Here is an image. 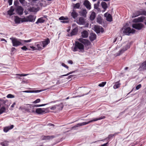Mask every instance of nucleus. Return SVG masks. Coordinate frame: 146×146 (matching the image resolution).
<instances>
[{
	"label": "nucleus",
	"instance_id": "55",
	"mask_svg": "<svg viewBox=\"0 0 146 146\" xmlns=\"http://www.w3.org/2000/svg\"><path fill=\"white\" fill-rule=\"evenodd\" d=\"M141 14H143V15H146V11H142V12L141 13Z\"/></svg>",
	"mask_w": 146,
	"mask_h": 146
},
{
	"label": "nucleus",
	"instance_id": "45",
	"mask_svg": "<svg viewBox=\"0 0 146 146\" xmlns=\"http://www.w3.org/2000/svg\"><path fill=\"white\" fill-rule=\"evenodd\" d=\"M106 83V82H103L99 84L98 86L100 87H103L104 86Z\"/></svg>",
	"mask_w": 146,
	"mask_h": 146
},
{
	"label": "nucleus",
	"instance_id": "30",
	"mask_svg": "<svg viewBox=\"0 0 146 146\" xmlns=\"http://www.w3.org/2000/svg\"><path fill=\"white\" fill-rule=\"evenodd\" d=\"M71 15L74 19H75L78 16V14L74 10L71 13Z\"/></svg>",
	"mask_w": 146,
	"mask_h": 146
},
{
	"label": "nucleus",
	"instance_id": "27",
	"mask_svg": "<svg viewBox=\"0 0 146 146\" xmlns=\"http://www.w3.org/2000/svg\"><path fill=\"white\" fill-rule=\"evenodd\" d=\"M88 33L87 31H84L81 33V36L84 38H86L88 37Z\"/></svg>",
	"mask_w": 146,
	"mask_h": 146
},
{
	"label": "nucleus",
	"instance_id": "53",
	"mask_svg": "<svg viewBox=\"0 0 146 146\" xmlns=\"http://www.w3.org/2000/svg\"><path fill=\"white\" fill-rule=\"evenodd\" d=\"M99 5H98L96 4H95L94 5V8L95 9H97L98 8V7Z\"/></svg>",
	"mask_w": 146,
	"mask_h": 146
},
{
	"label": "nucleus",
	"instance_id": "64",
	"mask_svg": "<svg viewBox=\"0 0 146 146\" xmlns=\"http://www.w3.org/2000/svg\"><path fill=\"white\" fill-rule=\"evenodd\" d=\"M25 14L26 15H27V13L26 12H25Z\"/></svg>",
	"mask_w": 146,
	"mask_h": 146
},
{
	"label": "nucleus",
	"instance_id": "5",
	"mask_svg": "<svg viewBox=\"0 0 146 146\" xmlns=\"http://www.w3.org/2000/svg\"><path fill=\"white\" fill-rule=\"evenodd\" d=\"M36 17L35 15H30L28 16L24 17L23 21L24 22H34L35 20Z\"/></svg>",
	"mask_w": 146,
	"mask_h": 146
},
{
	"label": "nucleus",
	"instance_id": "26",
	"mask_svg": "<svg viewBox=\"0 0 146 146\" xmlns=\"http://www.w3.org/2000/svg\"><path fill=\"white\" fill-rule=\"evenodd\" d=\"M96 38V35L94 33H91L89 36V38L91 41H93Z\"/></svg>",
	"mask_w": 146,
	"mask_h": 146
},
{
	"label": "nucleus",
	"instance_id": "7",
	"mask_svg": "<svg viewBox=\"0 0 146 146\" xmlns=\"http://www.w3.org/2000/svg\"><path fill=\"white\" fill-rule=\"evenodd\" d=\"M47 108H36L35 110V113L38 114H42L44 113H47L46 111Z\"/></svg>",
	"mask_w": 146,
	"mask_h": 146
},
{
	"label": "nucleus",
	"instance_id": "19",
	"mask_svg": "<svg viewBox=\"0 0 146 146\" xmlns=\"http://www.w3.org/2000/svg\"><path fill=\"white\" fill-rule=\"evenodd\" d=\"M145 17H141L137 18L133 20L134 22H141L145 20Z\"/></svg>",
	"mask_w": 146,
	"mask_h": 146
},
{
	"label": "nucleus",
	"instance_id": "38",
	"mask_svg": "<svg viewBox=\"0 0 146 146\" xmlns=\"http://www.w3.org/2000/svg\"><path fill=\"white\" fill-rule=\"evenodd\" d=\"M97 22L99 24H101L102 23V20L101 17H99L97 18Z\"/></svg>",
	"mask_w": 146,
	"mask_h": 146
},
{
	"label": "nucleus",
	"instance_id": "14",
	"mask_svg": "<svg viewBox=\"0 0 146 146\" xmlns=\"http://www.w3.org/2000/svg\"><path fill=\"white\" fill-rule=\"evenodd\" d=\"M59 19L61 21V22L63 23H67L69 21V19L67 17H61L59 18Z\"/></svg>",
	"mask_w": 146,
	"mask_h": 146
},
{
	"label": "nucleus",
	"instance_id": "52",
	"mask_svg": "<svg viewBox=\"0 0 146 146\" xmlns=\"http://www.w3.org/2000/svg\"><path fill=\"white\" fill-rule=\"evenodd\" d=\"M141 84L138 85L136 87V89L137 90H138L141 88Z\"/></svg>",
	"mask_w": 146,
	"mask_h": 146
},
{
	"label": "nucleus",
	"instance_id": "6",
	"mask_svg": "<svg viewBox=\"0 0 146 146\" xmlns=\"http://www.w3.org/2000/svg\"><path fill=\"white\" fill-rule=\"evenodd\" d=\"M63 107V106L62 104L60 103L58 105H56L52 106L50 107V110H62Z\"/></svg>",
	"mask_w": 146,
	"mask_h": 146
},
{
	"label": "nucleus",
	"instance_id": "56",
	"mask_svg": "<svg viewBox=\"0 0 146 146\" xmlns=\"http://www.w3.org/2000/svg\"><path fill=\"white\" fill-rule=\"evenodd\" d=\"M68 63L70 64H72L73 63V62L71 60H69L68 61Z\"/></svg>",
	"mask_w": 146,
	"mask_h": 146
},
{
	"label": "nucleus",
	"instance_id": "4",
	"mask_svg": "<svg viewBox=\"0 0 146 146\" xmlns=\"http://www.w3.org/2000/svg\"><path fill=\"white\" fill-rule=\"evenodd\" d=\"M135 32V30L131 29L129 27L126 28L124 27L121 29V32L126 35H129L130 34L134 33Z\"/></svg>",
	"mask_w": 146,
	"mask_h": 146
},
{
	"label": "nucleus",
	"instance_id": "36",
	"mask_svg": "<svg viewBox=\"0 0 146 146\" xmlns=\"http://www.w3.org/2000/svg\"><path fill=\"white\" fill-rule=\"evenodd\" d=\"M28 10L31 12H35L38 11L37 9L34 7H31L28 9Z\"/></svg>",
	"mask_w": 146,
	"mask_h": 146
},
{
	"label": "nucleus",
	"instance_id": "44",
	"mask_svg": "<svg viewBox=\"0 0 146 146\" xmlns=\"http://www.w3.org/2000/svg\"><path fill=\"white\" fill-rule=\"evenodd\" d=\"M40 101V99H37L35 101L33 102V103L34 104H36L39 103Z\"/></svg>",
	"mask_w": 146,
	"mask_h": 146
},
{
	"label": "nucleus",
	"instance_id": "57",
	"mask_svg": "<svg viewBox=\"0 0 146 146\" xmlns=\"http://www.w3.org/2000/svg\"><path fill=\"white\" fill-rule=\"evenodd\" d=\"M15 104L16 103L15 102L13 103L12 105L11 106V107L12 108L14 107Z\"/></svg>",
	"mask_w": 146,
	"mask_h": 146
},
{
	"label": "nucleus",
	"instance_id": "10",
	"mask_svg": "<svg viewBox=\"0 0 146 146\" xmlns=\"http://www.w3.org/2000/svg\"><path fill=\"white\" fill-rule=\"evenodd\" d=\"M78 40L79 41L83 43L85 45L88 46L90 44V42L87 39H84L81 38H79Z\"/></svg>",
	"mask_w": 146,
	"mask_h": 146
},
{
	"label": "nucleus",
	"instance_id": "29",
	"mask_svg": "<svg viewBox=\"0 0 146 146\" xmlns=\"http://www.w3.org/2000/svg\"><path fill=\"white\" fill-rule=\"evenodd\" d=\"M14 126L12 125L10 126H8L5 127L4 129V131L5 132H7L9 130L13 128Z\"/></svg>",
	"mask_w": 146,
	"mask_h": 146
},
{
	"label": "nucleus",
	"instance_id": "61",
	"mask_svg": "<svg viewBox=\"0 0 146 146\" xmlns=\"http://www.w3.org/2000/svg\"><path fill=\"white\" fill-rule=\"evenodd\" d=\"M128 67H125V70H127V69H128Z\"/></svg>",
	"mask_w": 146,
	"mask_h": 146
},
{
	"label": "nucleus",
	"instance_id": "31",
	"mask_svg": "<svg viewBox=\"0 0 146 146\" xmlns=\"http://www.w3.org/2000/svg\"><path fill=\"white\" fill-rule=\"evenodd\" d=\"M96 17V14L95 13L92 11L91 12V13L90 14V19L91 20H93Z\"/></svg>",
	"mask_w": 146,
	"mask_h": 146
},
{
	"label": "nucleus",
	"instance_id": "16",
	"mask_svg": "<svg viewBox=\"0 0 146 146\" xmlns=\"http://www.w3.org/2000/svg\"><path fill=\"white\" fill-rule=\"evenodd\" d=\"M139 69L140 71L146 70V60L140 64Z\"/></svg>",
	"mask_w": 146,
	"mask_h": 146
},
{
	"label": "nucleus",
	"instance_id": "22",
	"mask_svg": "<svg viewBox=\"0 0 146 146\" xmlns=\"http://www.w3.org/2000/svg\"><path fill=\"white\" fill-rule=\"evenodd\" d=\"M76 22L79 25H83L85 23V20L83 18L81 17L77 20Z\"/></svg>",
	"mask_w": 146,
	"mask_h": 146
},
{
	"label": "nucleus",
	"instance_id": "39",
	"mask_svg": "<svg viewBox=\"0 0 146 146\" xmlns=\"http://www.w3.org/2000/svg\"><path fill=\"white\" fill-rule=\"evenodd\" d=\"M28 110L31 112L33 113H35L36 112L35 110L34 109V108H31L30 106L28 107Z\"/></svg>",
	"mask_w": 146,
	"mask_h": 146
},
{
	"label": "nucleus",
	"instance_id": "37",
	"mask_svg": "<svg viewBox=\"0 0 146 146\" xmlns=\"http://www.w3.org/2000/svg\"><path fill=\"white\" fill-rule=\"evenodd\" d=\"M52 138L53 137L52 136H44L43 137L42 139L44 140H47L52 139Z\"/></svg>",
	"mask_w": 146,
	"mask_h": 146
},
{
	"label": "nucleus",
	"instance_id": "11",
	"mask_svg": "<svg viewBox=\"0 0 146 146\" xmlns=\"http://www.w3.org/2000/svg\"><path fill=\"white\" fill-rule=\"evenodd\" d=\"M130 46L129 43H128L126 46L125 48L124 49L123 48V49L119 51L117 54H115V56H118L122 53L124 51L126 50L127 49L129 48Z\"/></svg>",
	"mask_w": 146,
	"mask_h": 146
},
{
	"label": "nucleus",
	"instance_id": "40",
	"mask_svg": "<svg viewBox=\"0 0 146 146\" xmlns=\"http://www.w3.org/2000/svg\"><path fill=\"white\" fill-rule=\"evenodd\" d=\"M1 145L3 146H8V142L7 141H5L1 143Z\"/></svg>",
	"mask_w": 146,
	"mask_h": 146
},
{
	"label": "nucleus",
	"instance_id": "15",
	"mask_svg": "<svg viewBox=\"0 0 146 146\" xmlns=\"http://www.w3.org/2000/svg\"><path fill=\"white\" fill-rule=\"evenodd\" d=\"M35 45L36 47L37 50H40L44 48L42 44V42H41L36 43Z\"/></svg>",
	"mask_w": 146,
	"mask_h": 146
},
{
	"label": "nucleus",
	"instance_id": "21",
	"mask_svg": "<svg viewBox=\"0 0 146 146\" xmlns=\"http://www.w3.org/2000/svg\"><path fill=\"white\" fill-rule=\"evenodd\" d=\"M43 48L45 47L50 42L48 38L46 39L45 40L41 41Z\"/></svg>",
	"mask_w": 146,
	"mask_h": 146
},
{
	"label": "nucleus",
	"instance_id": "32",
	"mask_svg": "<svg viewBox=\"0 0 146 146\" xmlns=\"http://www.w3.org/2000/svg\"><path fill=\"white\" fill-rule=\"evenodd\" d=\"M141 15V13L139 11H137L133 13L132 15V17L134 18L137 17Z\"/></svg>",
	"mask_w": 146,
	"mask_h": 146
},
{
	"label": "nucleus",
	"instance_id": "59",
	"mask_svg": "<svg viewBox=\"0 0 146 146\" xmlns=\"http://www.w3.org/2000/svg\"><path fill=\"white\" fill-rule=\"evenodd\" d=\"M20 2L21 3H23V2L24 1V0H19Z\"/></svg>",
	"mask_w": 146,
	"mask_h": 146
},
{
	"label": "nucleus",
	"instance_id": "9",
	"mask_svg": "<svg viewBox=\"0 0 146 146\" xmlns=\"http://www.w3.org/2000/svg\"><path fill=\"white\" fill-rule=\"evenodd\" d=\"M94 30L97 33L100 32L103 33L104 31V29L100 26L95 25L94 27Z\"/></svg>",
	"mask_w": 146,
	"mask_h": 146
},
{
	"label": "nucleus",
	"instance_id": "48",
	"mask_svg": "<svg viewBox=\"0 0 146 146\" xmlns=\"http://www.w3.org/2000/svg\"><path fill=\"white\" fill-rule=\"evenodd\" d=\"M74 71H72V72H70L67 73L66 74H64V75H63L62 76H68V75H69L70 74H72L73 73H74Z\"/></svg>",
	"mask_w": 146,
	"mask_h": 146
},
{
	"label": "nucleus",
	"instance_id": "43",
	"mask_svg": "<svg viewBox=\"0 0 146 146\" xmlns=\"http://www.w3.org/2000/svg\"><path fill=\"white\" fill-rule=\"evenodd\" d=\"M15 96L14 95L12 94H8L7 96V97L9 98H15Z\"/></svg>",
	"mask_w": 146,
	"mask_h": 146
},
{
	"label": "nucleus",
	"instance_id": "25",
	"mask_svg": "<svg viewBox=\"0 0 146 146\" xmlns=\"http://www.w3.org/2000/svg\"><path fill=\"white\" fill-rule=\"evenodd\" d=\"M14 9L12 6H11L8 12V14L10 16H11L15 14L14 12Z\"/></svg>",
	"mask_w": 146,
	"mask_h": 146
},
{
	"label": "nucleus",
	"instance_id": "18",
	"mask_svg": "<svg viewBox=\"0 0 146 146\" xmlns=\"http://www.w3.org/2000/svg\"><path fill=\"white\" fill-rule=\"evenodd\" d=\"M84 5L87 9L89 10L91 9V4L89 1H88V0H85L84 2Z\"/></svg>",
	"mask_w": 146,
	"mask_h": 146
},
{
	"label": "nucleus",
	"instance_id": "50",
	"mask_svg": "<svg viewBox=\"0 0 146 146\" xmlns=\"http://www.w3.org/2000/svg\"><path fill=\"white\" fill-rule=\"evenodd\" d=\"M21 49L25 51H26L28 50L27 48L25 46H24L22 47L21 48Z\"/></svg>",
	"mask_w": 146,
	"mask_h": 146
},
{
	"label": "nucleus",
	"instance_id": "1",
	"mask_svg": "<svg viewBox=\"0 0 146 146\" xmlns=\"http://www.w3.org/2000/svg\"><path fill=\"white\" fill-rule=\"evenodd\" d=\"M84 46L81 43L78 41H76L74 46L72 47V50L73 52L77 51L79 49L80 51L83 52L84 51Z\"/></svg>",
	"mask_w": 146,
	"mask_h": 146
},
{
	"label": "nucleus",
	"instance_id": "8",
	"mask_svg": "<svg viewBox=\"0 0 146 146\" xmlns=\"http://www.w3.org/2000/svg\"><path fill=\"white\" fill-rule=\"evenodd\" d=\"M132 27L133 28L138 30H140L144 27V25L141 23L133 24Z\"/></svg>",
	"mask_w": 146,
	"mask_h": 146
},
{
	"label": "nucleus",
	"instance_id": "17",
	"mask_svg": "<svg viewBox=\"0 0 146 146\" xmlns=\"http://www.w3.org/2000/svg\"><path fill=\"white\" fill-rule=\"evenodd\" d=\"M16 11V13L19 15H22L23 13V9L21 6L18 7Z\"/></svg>",
	"mask_w": 146,
	"mask_h": 146
},
{
	"label": "nucleus",
	"instance_id": "13",
	"mask_svg": "<svg viewBox=\"0 0 146 146\" xmlns=\"http://www.w3.org/2000/svg\"><path fill=\"white\" fill-rule=\"evenodd\" d=\"M24 19V17L23 18H21L17 16H15L14 21L15 23L19 24L20 23L24 22V21H23Z\"/></svg>",
	"mask_w": 146,
	"mask_h": 146
},
{
	"label": "nucleus",
	"instance_id": "58",
	"mask_svg": "<svg viewBox=\"0 0 146 146\" xmlns=\"http://www.w3.org/2000/svg\"><path fill=\"white\" fill-rule=\"evenodd\" d=\"M1 41H5V42H7V40H5V39H4V38H1Z\"/></svg>",
	"mask_w": 146,
	"mask_h": 146
},
{
	"label": "nucleus",
	"instance_id": "23",
	"mask_svg": "<svg viewBox=\"0 0 146 146\" xmlns=\"http://www.w3.org/2000/svg\"><path fill=\"white\" fill-rule=\"evenodd\" d=\"M48 104L49 103H47L46 104H41V105L35 104V105H31V104H27V105L31 106H30V108H34L35 107H40L44 106Z\"/></svg>",
	"mask_w": 146,
	"mask_h": 146
},
{
	"label": "nucleus",
	"instance_id": "42",
	"mask_svg": "<svg viewBox=\"0 0 146 146\" xmlns=\"http://www.w3.org/2000/svg\"><path fill=\"white\" fill-rule=\"evenodd\" d=\"M117 134V133H115L114 134H111L109 135H108V137L107 138H106V139H107V138L110 139L112 137H113V136H114L116 135Z\"/></svg>",
	"mask_w": 146,
	"mask_h": 146
},
{
	"label": "nucleus",
	"instance_id": "46",
	"mask_svg": "<svg viewBox=\"0 0 146 146\" xmlns=\"http://www.w3.org/2000/svg\"><path fill=\"white\" fill-rule=\"evenodd\" d=\"M29 75L28 74H17L16 75H17V76H19L20 77H22V76H27V75Z\"/></svg>",
	"mask_w": 146,
	"mask_h": 146
},
{
	"label": "nucleus",
	"instance_id": "60",
	"mask_svg": "<svg viewBox=\"0 0 146 146\" xmlns=\"http://www.w3.org/2000/svg\"><path fill=\"white\" fill-rule=\"evenodd\" d=\"M100 1H98L97 3L96 4H97L98 5H99V4H100Z\"/></svg>",
	"mask_w": 146,
	"mask_h": 146
},
{
	"label": "nucleus",
	"instance_id": "47",
	"mask_svg": "<svg viewBox=\"0 0 146 146\" xmlns=\"http://www.w3.org/2000/svg\"><path fill=\"white\" fill-rule=\"evenodd\" d=\"M32 39H31L27 40H22V41H23V43H24H24L25 42H31L32 41Z\"/></svg>",
	"mask_w": 146,
	"mask_h": 146
},
{
	"label": "nucleus",
	"instance_id": "20",
	"mask_svg": "<svg viewBox=\"0 0 146 146\" xmlns=\"http://www.w3.org/2000/svg\"><path fill=\"white\" fill-rule=\"evenodd\" d=\"M104 16L108 21L111 22L112 21V17L110 14L106 13L104 14Z\"/></svg>",
	"mask_w": 146,
	"mask_h": 146
},
{
	"label": "nucleus",
	"instance_id": "2",
	"mask_svg": "<svg viewBox=\"0 0 146 146\" xmlns=\"http://www.w3.org/2000/svg\"><path fill=\"white\" fill-rule=\"evenodd\" d=\"M10 39L12 41L13 45L14 46H17L20 45H23L24 43H23L22 40H19L15 38L11 37Z\"/></svg>",
	"mask_w": 146,
	"mask_h": 146
},
{
	"label": "nucleus",
	"instance_id": "28",
	"mask_svg": "<svg viewBox=\"0 0 146 146\" xmlns=\"http://www.w3.org/2000/svg\"><path fill=\"white\" fill-rule=\"evenodd\" d=\"M44 21L45 20L44 19V17H40L38 19L35 23L36 24H38L39 23H43L44 22Z\"/></svg>",
	"mask_w": 146,
	"mask_h": 146
},
{
	"label": "nucleus",
	"instance_id": "49",
	"mask_svg": "<svg viewBox=\"0 0 146 146\" xmlns=\"http://www.w3.org/2000/svg\"><path fill=\"white\" fill-rule=\"evenodd\" d=\"M30 47L32 49L31 50H37V49L36 47L34 46H30Z\"/></svg>",
	"mask_w": 146,
	"mask_h": 146
},
{
	"label": "nucleus",
	"instance_id": "35",
	"mask_svg": "<svg viewBox=\"0 0 146 146\" xmlns=\"http://www.w3.org/2000/svg\"><path fill=\"white\" fill-rule=\"evenodd\" d=\"M80 13L81 15L85 17L87 12L86 9H83L80 12Z\"/></svg>",
	"mask_w": 146,
	"mask_h": 146
},
{
	"label": "nucleus",
	"instance_id": "24",
	"mask_svg": "<svg viewBox=\"0 0 146 146\" xmlns=\"http://www.w3.org/2000/svg\"><path fill=\"white\" fill-rule=\"evenodd\" d=\"M44 90H33V91H25L21 92H25V93H38L39 92H40L42 91H43Z\"/></svg>",
	"mask_w": 146,
	"mask_h": 146
},
{
	"label": "nucleus",
	"instance_id": "41",
	"mask_svg": "<svg viewBox=\"0 0 146 146\" xmlns=\"http://www.w3.org/2000/svg\"><path fill=\"white\" fill-rule=\"evenodd\" d=\"M120 84L119 83L116 84L114 85L113 86V88L114 89H116L119 88L120 86Z\"/></svg>",
	"mask_w": 146,
	"mask_h": 146
},
{
	"label": "nucleus",
	"instance_id": "63",
	"mask_svg": "<svg viewBox=\"0 0 146 146\" xmlns=\"http://www.w3.org/2000/svg\"><path fill=\"white\" fill-rule=\"evenodd\" d=\"M15 49V48H12V49L13 50Z\"/></svg>",
	"mask_w": 146,
	"mask_h": 146
},
{
	"label": "nucleus",
	"instance_id": "34",
	"mask_svg": "<svg viewBox=\"0 0 146 146\" xmlns=\"http://www.w3.org/2000/svg\"><path fill=\"white\" fill-rule=\"evenodd\" d=\"M80 6V4L79 3H77L75 4H73L72 6L74 9H78Z\"/></svg>",
	"mask_w": 146,
	"mask_h": 146
},
{
	"label": "nucleus",
	"instance_id": "51",
	"mask_svg": "<svg viewBox=\"0 0 146 146\" xmlns=\"http://www.w3.org/2000/svg\"><path fill=\"white\" fill-rule=\"evenodd\" d=\"M61 65L62 66H63L65 68H66L67 69H68V66H67L65 64H64V63H62L61 64Z\"/></svg>",
	"mask_w": 146,
	"mask_h": 146
},
{
	"label": "nucleus",
	"instance_id": "62",
	"mask_svg": "<svg viewBox=\"0 0 146 146\" xmlns=\"http://www.w3.org/2000/svg\"><path fill=\"white\" fill-rule=\"evenodd\" d=\"M71 76H72V75L69 76L68 77V78H71Z\"/></svg>",
	"mask_w": 146,
	"mask_h": 146
},
{
	"label": "nucleus",
	"instance_id": "33",
	"mask_svg": "<svg viewBox=\"0 0 146 146\" xmlns=\"http://www.w3.org/2000/svg\"><path fill=\"white\" fill-rule=\"evenodd\" d=\"M101 5L102 7L104 10V11L107 8V5L106 3L105 2H102L101 3Z\"/></svg>",
	"mask_w": 146,
	"mask_h": 146
},
{
	"label": "nucleus",
	"instance_id": "3",
	"mask_svg": "<svg viewBox=\"0 0 146 146\" xmlns=\"http://www.w3.org/2000/svg\"><path fill=\"white\" fill-rule=\"evenodd\" d=\"M105 117L104 116H101L98 118H96L92 120H91L87 122H84L81 123H79L77 124L76 126V127H78L80 126H82L84 125H86L87 124H89L90 123L92 122L93 121H96L99 120H100L102 119H103L105 118Z\"/></svg>",
	"mask_w": 146,
	"mask_h": 146
},
{
	"label": "nucleus",
	"instance_id": "12",
	"mask_svg": "<svg viewBox=\"0 0 146 146\" xmlns=\"http://www.w3.org/2000/svg\"><path fill=\"white\" fill-rule=\"evenodd\" d=\"M72 27L74 29L71 33V36L76 35L78 32V28L76 27V25L75 24H73Z\"/></svg>",
	"mask_w": 146,
	"mask_h": 146
},
{
	"label": "nucleus",
	"instance_id": "54",
	"mask_svg": "<svg viewBox=\"0 0 146 146\" xmlns=\"http://www.w3.org/2000/svg\"><path fill=\"white\" fill-rule=\"evenodd\" d=\"M12 0H9L8 1V3H9V5H11L12 4Z\"/></svg>",
	"mask_w": 146,
	"mask_h": 146
}]
</instances>
